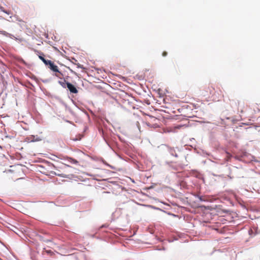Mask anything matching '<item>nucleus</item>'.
Returning <instances> with one entry per match:
<instances>
[{
    "instance_id": "2",
    "label": "nucleus",
    "mask_w": 260,
    "mask_h": 260,
    "mask_svg": "<svg viewBox=\"0 0 260 260\" xmlns=\"http://www.w3.org/2000/svg\"><path fill=\"white\" fill-rule=\"evenodd\" d=\"M46 66H48V68L53 72H58V68L55 65L52 61L50 60L48 61Z\"/></svg>"
},
{
    "instance_id": "10",
    "label": "nucleus",
    "mask_w": 260,
    "mask_h": 260,
    "mask_svg": "<svg viewBox=\"0 0 260 260\" xmlns=\"http://www.w3.org/2000/svg\"><path fill=\"white\" fill-rule=\"evenodd\" d=\"M1 10L2 11L5 12V13L7 14H11V12L10 11H5L3 8H1Z\"/></svg>"
},
{
    "instance_id": "9",
    "label": "nucleus",
    "mask_w": 260,
    "mask_h": 260,
    "mask_svg": "<svg viewBox=\"0 0 260 260\" xmlns=\"http://www.w3.org/2000/svg\"><path fill=\"white\" fill-rule=\"evenodd\" d=\"M0 32H1L2 34H3V35H5V36H9L10 35V34H8V32H6V31H0Z\"/></svg>"
},
{
    "instance_id": "12",
    "label": "nucleus",
    "mask_w": 260,
    "mask_h": 260,
    "mask_svg": "<svg viewBox=\"0 0 260 260\" xmlns=\"http://www.w3.org/2000/svg\"><path fill=\"white\" fill-rule=\"evenodd\" d=\"M77 67H78V68H82V66L81 64H79V63L77 64Z\"/></svg>"
},
{
    "instance_id": "4",
    "label": "nucleus",
    "mask_w": 260,
    "mask_h": 260,
    "mask_svg": "<svg viewBox=\"0 0 260 260\" xmlns=\"http://www.w3.org/2000/svg\"><path fill=\"white\" fill-rule=\"evenodd\" d=\"M246 107L243 103L239 102L238 106V111L241 113H243L245 112Z\"/></svg>"
},
{
    "instance_id": "11",
    "label": "nucleus",
    "mask_w": 260,
    "mask_h": 260,
    "mask_svg": "<svg viewBox=\"0 0 260 260\" xmlns=\"http://www.w3.org/2000/svg\"><path fill=\"white\" fill-rule=\"evenodd\" d=\"M167 54H168V53H167V52L166 51H164V52H162V55L163 56H166L167 55Z\"/></svg>"
},
{
    "instance_id": "6",
    "label": "nucleus",
    "mask_w": 260,
    "mask_h": 260,
    "mask_svg": "<svg viewBox=\"0 0 260 260\" xmlns=\"http://www.w3.org/2000/svg\"><path fill=\"white\" fill-rule=\"evenodd\" d=\"M55 76L59 79H62L63 74L58 70V72H55Z\"/></svg>"
},
{
    "instance_id": "3",
    "label": "nucleus",
    "mask_w": 260,
    "mask_h": 260,
    "mask_svg": "<svg viewBox=\"0 0 260 260\" xmlns=\"http://www.w3.org/2000/svg\"><path fill=\"white\" fill-rule=\"evenodd\" d=\"M67 88H68L71 93L76 94L78 92V91L76 87L70 82L67 84Z\"/></svg>"
},
{
    "instance_id": "7",
    "label": "nucleus",
    "mask_w": 260,
    "mask_h": 260,
    "mask_svg": "<svg viewBox=\"0 0 260 260\" xmlns=\"http://www.w3.org/2000/svg\"><path fill=\"white\" fill-rule=\"evenodd\" d=\"M39 57L45 63V65L47 64L48 61H49V60L45 59V58L41 55H39Z\"/></svg>"
},
{
    "instance_id": "1",
    "label": "nucleus",
    "mask_w": 260,
    "mask_h": 260,
    "mask_svg": "<svg viewBox=\"0 0 260 260\" xmlns=\"http://www.w3.org/2000/svg\"><path fill=\"white\" fill-rule=\"evenodd\" d=\"M214 87L212 85H209L205 88L204 91L203 92V95L208 98H212L214 95Z\"/></svg>"
},
{
    "instance_id": "8",
    "label": "nucleus",
    "mask_w": 260,
    "mask_h": 260,
    "mask_svg": "<svg viewBox=\"0 0 260 260\" xmlns=\"http://www.w3.org/2000/svg\"><path fill=\"white\" fill-rule=\"evenodd\" d=\"M68 160H69V162H71L72 164H76L78 163V161L76 160H75L74 159H73L72 158H69L68 159Z\"/></svg>"
},
{
    "instance_id": "5",
    "label": "nucleus",
    "mask_w": 260,
    "mask_h": 260,
    "mask_svg": "<svg viewBox=\"0 0 260 260\" xmlns=\"http://www.w3.org/2000/svg\"><path fill=\"white\" fill-rule=\"evenodd\" d=\"M58 83L63 87V88H67V84L68 83H69V82H67L65 79H63V80H60L58 81Z\"/></svg>"
}]
</instances>
